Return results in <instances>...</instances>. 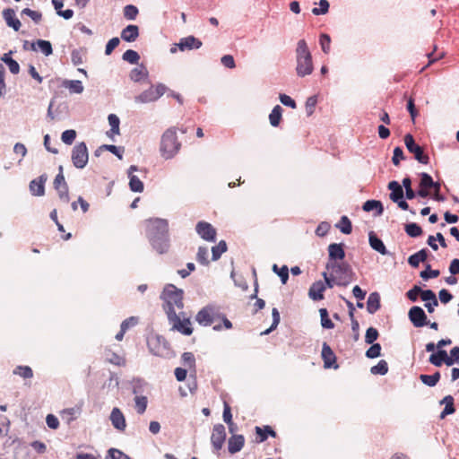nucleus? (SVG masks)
<instances>
[{
    "label": "nucleus",
    "instance_id": "obj_1",
    "mask_svg": "<svg viewBox=\"0 0 459 459\" xmlns=\"http://www.w3.org/2000/svg\"><path fill=\"white\" fill-rule=\"evenodd\" d=\"M296 53V73L299 77H305L312 74L314 65L312 55L305 39H299L297 43Z\"/></svg>",
    "mask_w": 459,
    "mask_h": 459
},
{
    "label": "nucleus",
    "instance_id": "obj_2",
    "mask_svg": "<svg viewBox=\"0 0 459 459\" xmlns=\"http://www.w3.org/2000/svg\"><path fill=\"white\" fill-rule=\"evenodd\" d=\"M161 299L164 300L163 307L167 316L177 314L182 311L184 307L183 302V290L178 289L173 284H168L161 294Z\"/></svg>",
    "mask_w": 459,
    "mask_h": 459
},
{
    "label": "nucleus",
    "instance_id": "obj_3",
    "mask_svg": "<svg viewBox=\"0 0 459 459\" xmlns=\"http://www.w3.org/2000/svg\"><path fill=\"white\" fill-rule=\"evenodd\" d=\"M181 143L178 139L176 127L168 128L160 139V152L166 159H172L180 150Z\"/></svg>",
    "mask_w": 459,
    "mask_h": 459
},
{
    "label": "nucleus",
    "instance_id": "obj_4",
    "mask_svg": "<svg viewBox=\"0 0 459 459\" xmlns=\"http://www.w3.org/2000/svg\"><path fill=\"white\" fill-rule=\"evenodd\" d=\"M326 269L331 271L335 278V284L338 286H347L354 280V273L345 262H328Z\"/></svg>",
    "mask_w": 459,
    "mask_h": 459
},
{
    "label": "nucleus",
    "instance_id": "obj_5",
    "mask_svg": "<svg viewBox=\"0 0 459 459\" xmlns=\"http://www.w3.org/2000/svg\"><path fill=\"white\" fill-rule=\"evenodd\" d=\"M169 319V323L171 325V330L177 331L184 335H191L193 333V328L191 326V321L188 316H186L184 311L177 312V314H172L170 312L169 316H167Z\"/></svg>",
    "mask_w": 459,
    "mask_h": 459
},
{
    "label": "nucleus",
    "instance_id": "obj_6",
    "mask_svg": "<svg viewBox=\"0 0 459 459\" xmlns=\"http://www.w3.org/2000/svg\"><path fill=\"white\" fill-rule=\"evenodd\" d=\"M146 234L148 239L154 237H163L169 235V223L164 219L154 218L146 221Z\"/></svg>",
    "mask_w": 459,
    "mask_h": 459
},
{
    "label": "nucleus",
    "instance_id": "obj_7",
    "mask_svg": "<svg viewBox=\"0 0 459 459\" xmlns=\"http://www.w3.org/2000/svg\"><path fill=\"white\" fill-rule=\"evenodd\" d=\"M147 344L150 351L155 356L165 357L169 352V343L162 336L151 335L147 340Z\"/></svg>",
    "mask_w": 459,
    "mask_h": 459
},
{
    "label": "nucleus",
    "instance_id": "obj_8",
    "mask_svg": "<svg viewBox=\"0 0 459 459\" xmlns=\"http://www.w3.org/2000/svg\"><path fill=\"white\" fill-rule=\"evenodd\" d=\"M72 162L77 169H83L89 160V153L86 143L82 142L74 145L71 155Z\"/></svg>",
    "mask_w": 459,
    "mask_h": 459
},
{
    "label": "nucleus",
    "instance_id": "obj_9",
    "mask_svg": "<svg viewBox=\"0 0 459 459\" xmlns=\"http://www.w3.org/2000/svg\"><path fill=\"white\" fill-rule=\"evenodd\" d=\"M166 90L167 87L164 84L159 83L152 85L148 90L136 96L135 101L138 103L155 101L166 92Z\"/></svg>",
    "mask_w": 459,
    "mask_h": 459
},
{
    "label": "nucleus",
    "instance_id": "obj_10",
    "mask_svg": "<svg viewBox=\"0 0 459 459\" xmlns=\"http://www.w3.org/2000/svg\"><path fill=\"white\" fill-rule=\"evenodd\" d=\"M404 143L407 150L414 155V158L421 164H429V157L424 153L421 146L415 143L414 138L411 134H407L404 136Z\"/></svg>",
    "mask_w": 459,
    "mask_h": 459
},
{
    "label": "nucleus",
    "instance_id": "obj_11",
    "mask_svg": "<svg viewBox=\"0 0 459 459\" xmlns=\"http://www.w3.org/2000/svg\"><path fill=\"white\" fill-rule=\"evenodd\" d=\"M409 318L415 327H422L429 323L424 310L418 306L411 307L408 313Z\"/></svg>",
    "mask_w": 459,
    "mask_h": 459
},
{
    "label": "nucleus",
    "instance_id": "obj_12",
    "mask_svg": "<svg viewBox=\"0 0 459 459\" xmlns=\"http://www.w3.org/2000/svg\"><path fill=\"white\" fill-rule=\"evenodd\" d=\"M211 320H212L213 330L215 331H221L222 327L227 330L232 328L231 322L215 307H213V316Z\"/></svg>",
    "mask_w": 459,
    "mask_h": 459
},
{
    "label": "nucleus",
    "instance_id": "obj_13",
    "mask_svg": "<svg viewBox=\"0 0 459 459\" xmlns=\"http://www.w3.org/2000/svg\"><path fill=\"white\" fill-rule=\"evenodd\" d=\"M226 438L225 428L222 424H218L213 427L211 436V442L216 451L221 449Z\"/></svg>",
    "mask_w": 459,
    "mask_h": 459
},
{
    "label": "nucleus",
    "instance_id": "obj_14",
    "mask_svg": "<svg viewBox=\"0 0 459 459\" xmlns=\"http://www.w3.org/2000/svg\"><path fill=\"white\" fill-rule=\"evenodd\" d=\"M198 235L207 241H214L216 237V230L213 226L206 221H199L195 227Z\"/></svg>",
    "mask_w": 459,
    "mask_h": 459
},
{
    "label": "nucleus",
    "instance_id": "obj_15",
    "mask_svg": "<svg viewBox=\"0 0 459 459\" xmlns=\"http://www.w3.org/2000/svg\"><path fill=\"white\" fill-rule=\"evenodd\" d=\"M322 359L325 368H337L339 367L336 364V356L334 352L326 342H324L322 346Z\"/></svg>",
    "mask_w": 459,
    "mask_h": 459
},
{
    "label": "nucleus",
    "instance_id": "obj_16",
    "mask_svg": "<svg viewBox=\"0 0 459 459\" xmlns=\"http://www.w3.org/2000/svg\"><path fill=\"white\" fill-rule=\"evenodd\" d=\"M202 41L194 36H187L186 38H182L177 44L178 48L181 51L198 49L202 47Z\"/></svg>",
    "mask_w": 459,
    "mask_h": 459
},
{
    "label": "nucleus",
    "instance_id": "obj_17",
    "mask_svg": "<svg viewBox=\"0 0 459 459\" xmlns=\"http://www.w3.org/2000/svg\"><path fill=\"white\" fill-rule=\"evenodd\" d=\"M149 241L153 249L160 255L167 253L170 247L169 235L159 238L154 237L149 239Z\"/></svg>",
    "mask_w": 459,
    "mask_h": 459
},
{
    "label": "nucleus",
    "instance_id": "obj_18",
    "mask_svg": "<svg viewBox=\"0 0 459 459\" xmlns=\"http://www.w3.org/2000/svg\"><path fill=\"white\" fill-rule=\"evenodd\" d=\"M212 306H207L202 308L195 316V320L204 326H209L212 325V317L213 316Z\"/></svg>",
    "mask_w": 459,
    "mask_h": 459
},
{
    "label": "nucleus",
    "instance_id": "obj_19",
    "mask_svg": "<svg viewBox=\"0 0 459 459\" xmlns=\"http://www.w3.org/2000/svg\"><path fill=\"white\" fill-rule=\"evenodd\" d=\"M429 361L436 367H440L442 364L452 366V360L451 359H448L447 352L445 350L440 349L429 356Z\"/></svg>",
    "mask_w": 459,
    "mask_h": 459
},
{
    "label": "nucleus",
    "instance_id": "obj_20",
    "mask_svg": "<svg viewBox=\"0 0 459 459\" xmlns=\"http://www.w3.org/2000/svg\"><path fill=\"white\" fill-rule=\"evenodd\" d=\"M47 181V176L41 175L38 178H35L30 183V191L33 195L42 196L45 194V183Z\"/></svg>",
    "mask_w": 459,
    "mask_h": 459
},
{
    "label": "nucleus",
    "instance_id": "obj_21",
    "mask_svg": "<svg viewBox=\"0 0 459 459\" xmlns=\"http://www.w3.org/2000/svg\"><path fill=\"white\" fill-rule=\"evenodd\" d=\"M110 420L115 429L124 431L126 422L123 412L118 408H114L110 414Z\"/></svg>",
    "mask_w": 459,
    "mask_h": 459
},
{
    "label": "nucleus",
    "instance_id": "obj_22",
    "mask_svg": "<svg viewBox=\"0 0 459 459\" xmlns=\"http://www.w3.org/2000/svg\"><path fill=\"white\" fill-rule=\"evenodd\" d=\"M3 18L5 21L7 26L13 28L15 31H18L21 29L22 23L20 20L16 18L15 12L13 9H4Z\"/></svg>",
    "mask_w": 459,
    "mask_h": 459
},
{
    "label": "nucleus",
    "instance_id": "obj_23",
    "mask_svg": "<svg viewBox=\"0 0 459 459\" xmlns=\"http://www.w3.org/2000/svg\"><path fill=\"white\" fill-rule=\"evenodd\" d=\"M255 431L256 434L255 441L257 443H263L264 442L269 436L272 437H276L277 434L276 432L272 429V427L265 425L263 427L256 426L255 428Z\"/></svg>",
    "mask_w": 459,
    "mask_h": 459
},
{
    "label": "nucleus",
    "instance_id": "obj_24",
    "mask_svg": "<svg viewBox=\"0 0 459 459\" xmlns=\"http://www.w3.org/2000/svg\"><path fill=\"white\" fill-rule=\"evenodd\" d=\"M329 261L337 262V260H342L345 257V252L342 244L333 243L328 247Z\"/></svg>",
    "mask_w": 459,
    "mask_h": 459
},
{
    "label": "nucleus",
    "instance_id": "obj_25",
    "mask_svg": "<svg viewBox=\"0 0 459 459\" xmlns=\"http://www.w3.org/2000/svg\"><path fill=\"white\" fill-rule=\"evenodd\" d=\"M325 290V284L322 281L314 282L308 291V296L313 300H321L324 299V291Z\"/></svg>",
    "mask_w": 459,
    "mask_h": 459
},
{
    "label": "nucleus",
    "instance_id": "obj_26",
    "mask_svg": "<svg viewBox=\"0 0 459 459\" xmlns=\"http://www.w3.org/2000/svg\"><path fill=\"white\" fill-rule=\"evenodd\" d=\"M245 445V437L243 435H232L228 443V449L230 454L240 451Z\"/></svg>",
    "mask_w": 459,
    "mask_h": 459
},
{
    "label": "nucleus",
    "instance_id": "obj_27",
    "mask_svg": "<svg viewBox=\"0 0 459 459\" xmlns=\"http://www.w3.org/2000/svg\"><path fill=\"white\" fill-rule=\"evenodd\" d=\"M139 36V28L137 25H127L121 31V38L123 40L127 42L134 41Z\"/></svg>",
    "mask_w": 459,
    "mask_h": 459
},
{
    "label": "nucleus",
    "instance_id": "obj_28",
    "mask_svg": "<svg viewBox=\"0 0 459 459\" xmlns=\"http://www.w3.org/2000/svg\"><path fill=\"white\" fill-rule=\"evenodd\" d=\"M137 170V167L132 165L129 168V187L133 192H143V183L134 175H132L134 171Z\"/></svg>",
    "mask_w": 459,
    "mask_h": 459
},
{
    "label": "nucleus",
    "instance_id": "obj_29",
    "mask_svg": "<svg viewBox=\"0 0 459 459\" xmlns=\"http://www.w3.org/2000/svg\"><path fill=\"white\" fill-rule=\"evenodd\" d=\"M380 308V296L377 292L369 294L367 301V310L369 314H375Z\"/></svg>",
    "mask_w": 459,
    "mask_h": 459
},
{
    "label": "nucleus",
    "instance_id": "obj_30",
    "mask_svg": "<svg viewBox=\"0 0 459 459\" xmlns=\"http://www.w3.org/2000/svg\"><path fill=\"white\" fill-rule=\"evenodd\" d=\"M368 237L369 245L374 250L379 252L381 255L387 254V250L383 241L379 238H377V236L373 231L369 232Z\"/></svg>",
    "mask_w": 459,
    "mask_h": 459
},
{
    "label": "nucleus",
    "instance_id": "obj_31",
    "mask_svg": "<svg viewBox=\"0 0 459 459\" xmlns=\"http://www.w3.org/2000/svg\"><path fill=\"white\" fill-rule=\"evenodd\" d=\"M388 188L391 190L390 199L393 202H398L403 197V190L401 185L396 181H391L388 184Z\"/></svg>",
    "mask_w": 459,
    "mask_h": 459
},
{
    "label": "nucleus",
    "instance_id": "obj_32",
    "mask_svg": "<svg viewBox=\"0 0 459 459\" xmlns=\"http://www.w3.org/2000/svg\"><path fill=\"white\" fill-rule=\"evenodd\" d=\"M12 54H13V51H9L8 53H4L2 57H1V60L6 64V65L8 66L10 72L13 74H19L20 72V65L19 64L17 63V61H15L14 59L12 58Z\"/></svg>",
    "mask_w": 459,
    "mask_h": 459
},
{
    "label": "nucleus",
    "instance_id": "obj_33",
    "mask_svg": "<svg viewBox=\"0 0 459 459\" xmlns=\"http://www.w3.org/2000/svg\"><path fill=\"white\" fill-rule=\"evenodd\" d=\"M427 257L428 251L426 249H421L419 252L411 255L408 259V263L412 267H418L420 262L426 261Z\"/></svg>",
    "mask_w": 459,
    "mask_h": 459
},
{
    "label": "nucleus",
    "instance_id": "obj_34",
    "mask_svg": "<svg viewBox=\"0 0 459 459\" xmlns=\"http://www.w3.org/2000/svg\"><path fill=\"white\" fill-rule=\"evenodd\" d=\"M441 403L445 404V408L440 414V418L444 419L446 415L455 412L454 398L452 395H446L441 401Z\"/></svg>",
    "mask_w": 459,
    "mask_h": 459
},
{
    "label": "nucleus",
    "instance_id": "obj_35",
    "mask_svg": "<svg viewBox=\"0 0 459 459\" xmlns=\"http://www.w3.org/2000/svg\"><path fill=\"white\" fill-rule=\"evenodd\" d=\"M362 208L365 212H371L373 210H377V215H381L384 211L382 203L377 200H368L365 202L363 204Z\"/></svg>",
    "mask_w": 459,
    "mask_h": 459
},
{
    "label": "nucleus",
    "instance_id": "obj_36",
    "mask_svg": "<svg viewBox=\"0 0 459 459\" xmlns=\"http://www.w3.org/2000/svg\"><path fill=\"white\" fill-rule=\"evenodd\" d=\"M440 377H441L440 373L438 371H437L433 375L421 374L420 376V379L424 385L432 387V386H435L438 383Z\"/></svg>",
    "mask_w": 459,
    "mask_h": 459
},
{
    "label": "nucleus",
    "instance_id": "obj_37",
    "mask_svg": "<svg viewBox=\"0 0 459 459\" xmlns=\"http://www.w3.org/2000/svg\"><path fill=\"white\" fill-rule=\"evenodd\" d=\"M148 74L146 68L143 65L134 68L130 73V79L134 82H140Z\"/></svg>",
    "mask_w": 459,
    "mask_h": 459
},
{
    "label": "nucleus",
    "instance_id": "obj_38",
    "mask_svg": "<svg viewBox=\"0 0 459 459\" xmlns=\"http://www.w3.org/2000/svg\"><path fill=\"white\" fill-rule=\"evenodd\" d=\"M35 45L38 46L39 49L45 55V56H49L52 54L53 52V49H52V45L49 41L48 40H44V39H38L36 41V43H33L32 44V49H36L35 48Z\"/></svg>",
    "mask_w": 459,
    "mask_h": 459
},
{
    "label": "nucleus",
    "instance_id": "obj_39",
    "mask_svg": "<svg viewBox=\"0 0 459 459\" xmlns=\"http://www.w3.org/2000/svg\"><path fill=\"white\" fill-rule=\"evenodd\" d=\"M282 108L281 106H275L271 114L269 115V120L273 126H278L281 119Z\"/></svg>",
    "mask_w": 459,
    "mask_h": 459
},
{
    "label": "nucleus",
    "instance_id": "obj_40",
    "mask_svg": "<svg viewBox=\"0 0 459 459\" xmlns=\"http://www.w3.org/2000/svg\"><path fill=\"white\" fill-rule=\"evenodd\" d=\"M13 373L14 375L20 376L21 377H22L24 379H29V378L33 377V370L29 366H17L13 369Z\"/></svg>",
    "mask_w": 459,
    "mask_h": 459
},
{
    "label": "nucleus",
    "instance_id": "obj_41",
    "mask_svg": "<svg viewBox=\"0 0 459 459\" xmlns=\"http://www.w3.org/2000/svg\"><path fill=\"white\" fill-rule=\"evenodd\" d=\"M273 271L281 278L282 284H286L289 279V269L287 265L281 268L277 264L273 265Z\"/></svg>",
    "mask_w": 459,
    "mask_h": 459
},
{
    "label": "nucleus",
    "instance_id": "obj_42",
    "mask_svg": "<svg viewBox=\"0 0 459 459\" xmlns=\"http://www.w3.org/2000/svg\"><path fill=\"white\" fill-rule=\"evenodd\" d=\"M373 375H385L388 372V364L385 360L381 359L376 366H373L370 369Z\"/></svg>",
    "mask_w": 459,
    "mask_h": 459
},
{
    "label": "nucleus",
    "instance_id": "obj_43",
    "mask_svg": "<svg viewBox=\"0 0 459 459\" xmlns=\"http://www.w3.org/2000/svg\"><path fill=\"white\" fill-rule=\"evenodd\" d=\"M135 409L139 414L144 413L147 408L148 400L146 396L136 395L134 397Z\"/></svg>",
    "mask_w": 459,
    "mask_h": 459
},
{
    "label": "nucleus",
    "instance_id": "obj_44",
    "mask_svg": "<svg viewBox=\"0 0 459 459\" xmlns=\"http://www.w3.org/2000/svg\"><path fill=\"white\" fill-rule=\"evenodd\" d=\"M336 227L339 228L343 234H350L352 230L351 222L347 216H342Z\"/></svg>",
    "mask_w": 459,
    "mask_h": 459
},
{
    "label": "nucleus",
    "instance_id": "obj_45",
    "mask_svg": "<svg viewBox=\"0 0 459 459\" xmlns=\"http://www.w3.org/2000/svg\"><path fill=\"white\" fill-rule=\"evenodd\" d=\"M64 85L70 90L73 93H82L83 91V86L81 81H66Z\"/></svg>",
    "mask_w": 459,
    "mask_h": 459
},
{
    "label": "nucleus",
    "instance_id": "obj_46",
    "mask_svg": "<svg viewBox=\"0 0 459 459\" xmlns=\"http://www.w3.org/2000/svg\"><path fill=\"white\" fill-rule=\"evenodd\" d=\"M227 250V245L224 240H221L219 242L217 246L212 247V260H218L221 255L226 252Z\"/></svg>",
    "mask_w": 459,
    "mask_h": 459
},
{
    "label": "nucleus",
    "instance_id": "obj_47",
    "mask_svg": "<svg viewBox=\"0 0 459 459\" xmlns=\"http://www.w3.org/2000/svg\"><path fill=\"white\" fill-rule=\"evenodd\" d=\"M405 232L410 237L416 238L422 234V229L417 223L411 222L405 226Z\"/></svg>",
    "mask_w": 459,
    "mask_h": 459
},
{
    "label": "nucleus",
    "instance_id": "obj_48",
    "mask_svg": "<svg viewBox=\"0 0 459 459\" xmlns=\"http://www.w3.org/2000/svg\"><path fill=\"white\" fill-rule=\"evenodd\" d=\"M319 313H320V316H321L322 326L326 329H333L334 327V324L329 318L327 309L321 308L319 310Z\"/></svg>",
    "mask_w": 459,
    "mask_h": 459
},
{
    "label": "nucleus",
    "instance_id": "obj_49",
    "mask_svg": "<svg viewBox=\"0 0 459 459\" xmlns=\"http://www.w3.org/2000/svg\"><path fill=\"white\" fill-rule=\"evenodd\" d=\"M139 13L138 8L133 4H127L124 7V17L126 20H134Z\"/></svg>",
    "mask_w": 459,
    "mask_h": 459
},
{
    "label": "nucleus",
    "instance_id": "obj_50",
    "mask_svg": "<svg viewBox=\"0 0 459 459\" xmlns=\"http://www.w3.org/2000/svg\"><path fill=\"white\" fill-rule=\"evenodd\" d=\"M123 60L128 62L129 64L135 65L138 64V61L140 59L139 54L133 50L128 49L123 54Z\"/></svg>",
    "mask_w": 459,
    "mask_h": 459
},
{
    "label": "nucleus",
    "instance_id": "obj_51",
    "mask_svg": "<svg viewBox=\"0 0 459 459\" xmlns=\"http://www.w3.org/2000/svg\"><path fill=\"white\" fill-rule=\"evenodd\" d=\"M208 254L209 252L207 247H200L196 255L197 262L201 264L207 265L209 264Z\"/></svg>",
    "mask_w": 459,
    "mask_h": 459
},
{
    "label": "nucleus",
    "instance_id": "obj_52",
    "mask_svg": "<svg viewBox=\"0 0 459 459\" xmlns=\"http://www.w3.org/2000/svg\"><path fill=\"white\" fill-rule=\"evenodd\" d=\"M319 43L324 53L328 54L331 48V38L328 34L320 35Z\"/></svg>",
    "mask_w": 459,
    "mask_h": 459
},
{
    "label": "nucleus",
    "instance_id": "obj_53",
    "mask_svg": "<svg viewBox=\"0 0 459 459\" xmlns=\"http://www.w3.org/2000/svg\"><path fill=\"white\" fill-rule=\"evenodd\" d=\"M436 182L433 181L432 178L428 173H421L420 174V187L421 188H432Z\"/></svg>",
    "mask_w": 459,
    "mask_h": 459
},
{
    "label": "nucleus",
    "instance_id": "obj_54",
    "mask_svg": "<svg viewBox=\"0 0 459 459\" xmlns=\"http://www.w3.org/2000/svg\"><path fill=\"white\" fill-rule=\"evenodd\" d=\"M379 333L377 328L369 327L368 328L365 335V342L368 344H372L378 338Z\"/></svg>",
    "mask_w": 459,
    "mask_h": 459
},
{
    "label": "nucleus",
    "instance_id": "obj_55",
    "mask_svg": "<svg viewBox=\"0 0 459 459\" xmlns=\"http://www.w3.org/2000/svg\"><path fill=\"white\" fill-rule=\"evenodd\" d=\"M381 345L379 343H372L367 350L366 356L369 359H375L380 356Z\"/></svg>",
    "mask_w": 459,
    "mask_h": 459
},
{
    "label": "nucleus",
    "instance_id": "obj_56",
    "mask_svg": "<svg viewBox=\"0 0 459 459\" xmlns=\"http://www.w3.org/2000/svg\"><path fill=\"white\" fill-rule=\"evenodd\" d=\"M329 10V3L327 0H320L319 7H314L312 13L314 15L325 14Z\"/></svg>",
    "mask_w": 459,
    "mask_h": 459
},
{
    "label": "nucleus",
    "instance_id": "obj_57",
    "mask_svg": "<svg viewBox=\"0 0 459 459\" xmlns=\"http://www.w3.org/2000/svg\"><path fill=\"white\" fill-rule=\"evenodd\" d=\"M272 316H273V324L271 325V327L267 330H265L263 333L264 334H268L270 332H272L273 330H274L279 323H280V320H281V316H280V313L278 311L277 308H273L272 310Z\"/></svg>",
    "mask_w": 459,
    "mask_h": 459
},
{
    "label": "nucleus",
    "instance_id": "obj_58",
    "mask_svg": "<svg viewBox=\"0 0 459 459\" xmlns=\"http://www.w3.org/2000/svg\"><path fill=\"white\" fill-rule=\"evenodd\" d=\"M76 137V132L73 129L62 133L61 139L65 144H72Z\"/></svg>",
    "mask_w": 459,
    "mask_h": 459
},
{
    "label": "nucleus",
    "instance_id": "obj_59",
    "mask_svg": "<svg viewBox=\"0 0 459 459\" xmlns=\"http://www.w3.org/2000/svg\"><path fill=\"white\" fill-rule=\"evenodd\" d=\"M22 14L28 15L30 18H31L36 23L39 22L42 19V13L38 11L31 10L30 8H24L22 11Z\"/></svg>",
    "mask_w": 459,
    "mask_h": 459
},
{
    "label": "nucleus",
    "instance_id": "obj_60",
    "mask_svg": "<svg viewBox=\"0 0 459 459\" xmlns=\"http://www.w3.org/2000/svg\"><path fill=\"white\" fill-rule=\"evenodd\" d=\"M108 123L111 126L112 134H119V118L115 114H110L108 117Z\"/></svg>",
    "mask_w": 459,
    "mask_h": 459
},
{
    "label": "nucleus",
    "instance_id": "obj_61",
    "mask_svg": "<svg viewBox=\"0 0 459 459\" xmlns=\"http://www.w3.org/2000/svg\"><path fill=\"white\" fill-rule=\"evenodd\" d=\"M439 273H440L438 270H431L430 265L428 264L427 269L425 271H422L420 275L422 279L428 280L429 278H437V276H439Z\"/></svg>",
    "mask_w": 459,
    "mask_h": 459
},
{
    "label": "nucleus",
    "instance_id": "obj_62",
    "mask_svg": "<svg viewBox=\"0 0 459 459\" xmlns=\"http://www.w3.org/2000/svg\"><path fill=\"white\" fill-rule=\"evenodd\" d=\"M405 156L403 151L401 147H395L394 150V156L392 158V161L395 166L400 164L401 160H404Z\"/></svg>",
    "mask_w": 459,
    "mask_h": 459
},
{
    "label": "nucleus",
    "instance_id": "obj_63",
    "mask_svg": "<svg viewBox=\"0 0 459 459\" xmlns=\"http://www.w3.org/2000/svg\"><path fill=\"white\" fill-rule=\"evenodd\" d=\"M119 43L120 40L117 37L109 39L106 45L105 54L108 56L110 55L113 52V50L119 45Z\"/></svg>",
    "mask_w": 459,
    "mask_h": 459
},
{
    "label": "nucleus",
    "instance_id": "obj_64",
    "mask_svg": "<svg viewBox=\"0 0 459 459\" xmlns=\"http://www.w3.org/2000/svg\"><path fill=\"white\" fill-rule=\"evenodd\" d=\"M108 453L111 459H131L127 455L116 448L109 449Z\"/></svg>",
    "mask_w": 459,
    "mask_h": 459
}]
</instances>
